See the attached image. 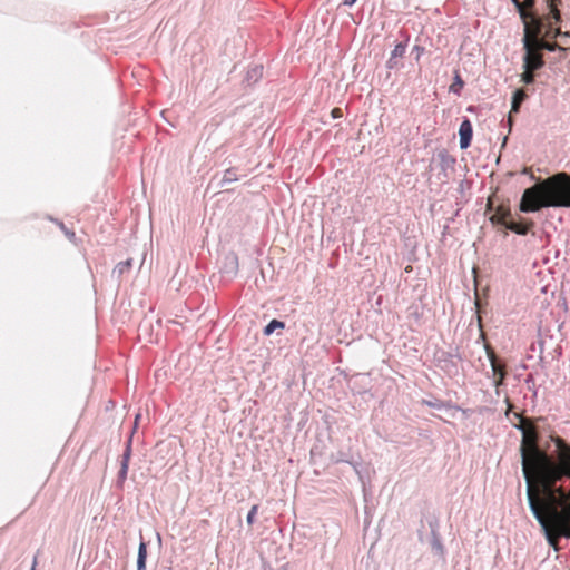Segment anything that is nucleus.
I'll return each mask as SVG.
<instances>
[{
	"instance_id": "f8f14e48",
	"label": "nucleus",
	"mask_w": 570,
	"mask_h": 570,
	"mask_svg": "<svg viewBox=\"0 0 570 570\" xmlns=\"http://www.w3.org/2000/svg\"><path fill=\"white\" fill-rule=\"evenodd\" d=\"M547 7L550 10L549 18H552L554 22H559L561 20V14L558 9V4L560 3V0H546Z\"/></svg>"
},
{
	"instance_id": "7ed1b4c3",
	"label": "nucleus",
	"mask_w": 570,
	"mask_h": 570,
	"mask_svg": "<svg viewBox=\"0 0 570 570\" xmlns=\"http://www.w3.org/2000/svg\"><path fill=\"white\" fill-rule=\"evenodd\" d=\"M534 6L535 0H518V4H514L523 22V29L527 27L529 30L543 29V19L534 12Z\"/></svg>"
},
{
	"instance_id": "9d476101",
	"label": "nucleus",
	"mask_w": 570,
	"mask_h": 570,
	"mask_svg": "<svg viewBox=\"0 0 570 570\" xmlns=\"http://www.w3.org/2000/svg\"><path fill=\"white\" fill-rule=\"evenodd\" d=\"M539 50H548V51H554L556 49H564L563 46L557 43V42H551L550 40H547L544 38H540V36H538V43H537Z\"/></svg>"
},
{
	"instance_id": "ddd939ff",
	"label": "nucleus",
	"mask_w": 570,
	"mask_h": 570,
	"mask_svg": "<svg viewBox=\"0 0 570 570\" xmlns=\"http://www.w3.org/2000/svg\"><path fill=\"white\" fill-rule=\"evenodd\" d=\"M405 50H406V43H403V42H400L394 47V49L391 53V58L387 61V67L390 69L394 68V59L396 57H402L405 53Z\"/></svg>"
},
{
	"instance_id": "cd10ccee",
	"label": "nucleus",
	"mask_w": 570,
	"mask_h": 570,
	"mask_svg": "<svg viewBox=\"0 0 570 570\" xmlns=\"http://www.w3.org/2000/svg\"><path fill=\"white\" fill-rule=\"evenodd\" d=\"M513 4H518V0H511Z\"/></svg>"
},
{
	"instance_id": "423d86ee",
	"label": "nucleus",
	"mask_w": 570,
	"mask_h": 570,
	"mask_svg": "<svg viewBox=\"0 0 570 570\" xmlns=\"http://www.w3.org/2000/svg\"><path fill=\"white\" fill-rule=\"evenodd\" d=\"M472 134H473V129H472V125H471L470 120H468V119L463 120L461 122L460 129H459L460 147L462 149H465L470 146L471 140H472Z\"/></svg>"
},
{
	"instance_id": "a878e982",
	"label": "nucleus",
	"mask_w": 570,
	"mask_h": 570,
	"mask_svg": "<svg viewBox=\"0 0 570 570\" xmlns=\"http://www.w3.org/2000/svg\"><path fill=\"white\" fill-rule=\"evenodd\" d=\"M67 235H68V237H69L70 239H72V238L75 237V233H73V232H72V233H67Z\"/></svg>"
},
{
	"instance_id": "5701e85b",
	"label": "nucleus",
	"mask_w": 570,
	"mask_h": 570,
	"mask_svg": "<svg viewBox=\"0 0 570 570\" xmlns=\"http://www.w3.org/2000/svg\"><path fill=\"white\" fill-rule=\"evenodd\" d=\"M331 115L333 118H341L343 117V111L341 108L336 107L332 110Z\"/></svg>"
},
{
	"instance_id": "f257e3e1",
	"label": "nucleus",
	"mask_w": 570,
	"mask_h": 570,
	"mask_svg": "<svg viewBox=\"0 0 570 570\" xmlns=\"http://www.w3.org/2000/svg\"><path fill=\"white\" fill-rule=\"evenodd\" d=\"M543 207H570V176L559 173L523 191L520 210L538 212Z\"/></svg>"
},
{
	"instance_id": "20e7f679",
	"label": "nucleus",
	"mask_w": 570,
	"mask_h": 570,
	"mask_svg": "<svg viewBox=\"0 0 570 570\" xmlns=\"http://www.w3.org/2000/svg\"><path fill=\"white\" fill-rule=\"evenodd\" d=\"M485 350L493 373V382L495 387L498 389L503 384V381L507 376L505 364L500 362L494 350L491 346L487 345Z\"/></svg>"
},
{
	"instance_id": "0eeeda50",
	"label": "nucleus",
	"mask_w": 570,
	"mask_h": 570,
	"mask_svg": "<svg viewBox=\"0 0 570 570\" xmlns=\"http://www.w3.org/2000/svg\"><path fill=\"white\" fill-rule=\"evenodd\" d=\"M533 223L532 222H529V223H515L513 220H511L508 225H507V229H510L512 232H514L515 234H519V235H527L528 232L530 230V228L532 227Z\"/></svg>"
},
{
	"instance_id": "6ab92c4d",
	"label": "nucleus",
	"mask_w": 570,
	"mask_h": 570,
	"mask_svg": "<svg viewBox=\"0 0 570 570\" xmlns=\"http://www.w3.org/2000/svg\"><path fill=\"white\" fill-rule=\"evenodd\" d=\"M537 69H524L523 73H522V81L524 83H532L533 80H534V75L533 72L535 71Z\"/></svg>"
},
{
	"instance_id": "f3484780",
	"label": "nucleus",
	"mask_w": 570,
	"mask_h": 570,
	"mask_svg": "<svg viewBox=\"0 0 570 570\" xmlns=\"http://www.w3.org/2000/svg\"><path fill=\"white\" fill-rule=\"evenodd\" d=\"M237 180V176L234 169H226L223 176V184L233 183Z\"/></svg>"
},
{
	"instance_id": "9b49d317",
	"label": "nucleus",
	"mask_w": 570,
	"mask_h": 570,
	"mask_svg": "<svg viewBox=\"0 0 570 570\" xmlns=\"http://www.w3.org/2000/svg\"><path fill=\"white\" fill-rule=\"evenodd\" d=\"M147 544L141 541L138 549L137 570H146Z\"/></svg>"
},
{
	"instance_id": "f03ea898",
	"label": "nucleus",
	"mask_w": 570,
	"mask_h": 570,
	"mask_svg": "<svg viewBox=\"0 0 570 570\" xmlns=\"http://www.w3.org/2000/svg\"><path fill=\"white\" fill-rule=\"evenodd\" d=\"M542 35V29L529 30L528 27L523 30V48L525 50L523 57L524 69H540L543 66V57L539 50L538 36Z\"/></svg>"
},
{
	"instance_id": "2eb2a0df",
	"label": "nucleus",
	"mask_w": 570,
	"mask_h": 570,
	"mask_svg": "<svg viewBox=\"0 0 570 570\" xmlns=\"http://www.w3.org/2000/svg\"><path fill=\"white\" fill-rule=\"evenodd\" d=\"M284 323L277 320L271 321L264 328L265 335H271L276 328H284Z\"/></svg>"
},
{
	"instance_id": "393cba45",
	"label": "nucleus",
	"mask_w": 570,
	"mask_h": 570,
	"mask_svg": "<svg viewBox=\"0 0 570 570\" xmlns=\"http://www.w3.org/2000/svg\"><path fill=\"white\" fill-rule=\"evenodd\" d=\"M510 114H512V112L510 111ZM508 124H509V127L511 128V127H512V124H513V119H512V116H511V115H509Z\"/></svg>"
},
{
	"instance_id": "dca6fc26",
	"label": "nucleus",
	"mask_w": 570,
	"mask_h": 570,
	"mask_svg": "<svg viewBox=\"0 0 570 570\" xmlns=\"http://www.w3.org/2000/svg\"><path fill=\"white\" fill-rule=\"evenodd\" d=\"M131 259H126L117 264L115 272L118 273V276H121L125 272H128L131 268Z\"/></svg>"
},
{
	"instance_id": "1a4fd4ad",
	"label": "nucleus",
	"mask_w": 570,
	"mask_h": 570,
	"mask_svg": "<svg viewBox=\"0 0 570 570\" xmlns=\"http://www.w3.org/2000/svg\"><path fill=\"white\" fill-rule=\"evenodd\" d=\"M525 98L527 94L523 89L515 90L512 97L511 112H519L520 106Z\"/></svg>"
},
{
	"instance_id": "a211bd4d",
	"label": "nucleus",
	"mask_w": 570,
	"mask_h": 570,
	"mask_svg": "<svg viewBox=\"0 0 570 570\" xmlns=\"http://www.w3.org/2000/svg\"><path fill=\"white\" fill-rule=\"evenodd\" d=\"M463 80L459 75L455 76L454 82L450 86V91L459 94L460 90L463 88Z\"/></svg>"
},
{
	"instance_id": "4be33fe9",
	"label": "nucleus",
	"mask_w": 570,
	"mask_h": 570,
	"mask_svg": "<svg viewBox=\"0 0 570 570\" xmlns=\"http://www.w3.org/2000/svg\"><path fill=\"white\" fill-rule=\"evenodd\" d=\"M263 73V67L257 66L253 68L250 71H248L249 77H261Z\"/></svg>"
},
{
	"instance_id": "6e6552de",
	"label": "nucleus",
	"mask_w": 570,
	"mask_h": 570,
	"mask_svg": "<svg viewBox=\"0 0 570 570\" xmlns=\"http://www.w3.org/2000/svg\"><path fill=\"white\" fill-rule=\"evenodd\" d=\"M557 36H560V37L564 38V40L562 39V43H564V45H569L570 43V40H568L569 35L567 32L562 33L559 28L553 29L551 23H549L548 29L544 31V33H543V36L541 38H544V39L549 40L550 38H556Z\"/></svg>"
},
{
	"instance_id": "b1692460",
	"label": "nucleus",
	"mask_w": 570,
	"mask_h": 570,
	"mask_svg": "<svg viewBox=\"0 0 570 570\" xmlns=\"http://www.w3.org/2000/svg\"><path fill=\"white\" fill-rule=\"evenodd\" d=\"M356 2V0H344V4L346 6H353Z\"/></svg>"
},
{
	"instance_id": "4468645a",
	"label": "nucleus",
	"mask_w": 570,
	"mask_h": 570,
	"mask_svg": "<svg viewBox=\"0 0 570 570\" xmlns=\"http://www.w3.org/2000/svg\"><path fill=\"white\" fill-rule=\"evenodd\" d=\"M129 459H130V443H128L127 449L122 455L121 460V469L119 471V478L126 479L127 472H128V465H129Z\"/></svg>"
},
{
	"instance_id": "412c9836",
	"label": "nucleus",
	"mask_w": 570,
	"mask_h": 570,
	"mask_svg": "<svg viewBox=\"0 0 570 570\" xmlns=\"http://www.w3.org/2000/svg\"><path fill=\"white\" fill-rule=\"evenodd\" d=\"M412 52L415 53V60L419 61L421 56L424 52V48L422 46H414Z\"/></svg>"
},
{
	"instance_id": "aec40b11",
	"label": "nucleus",
	"mask_w": 570,
	"mask_h": 570,
	"mask_svg": "<svg viewBox=\"0 0 570 570\" xmlns=\"http://www.w3.org/2000/svg\"><path fill=\"white\" fill-rule=\"evenodd\" d=\"M257 511H258V505H257V504H255V505H253V507L250 508V510H249V512H248V514H247V519H246V520H247V523H248L249 525H252V524L254 523V521H255V517H256V514H257Z\"/></svg>"
},
{
	"instance_id": "bb28decb",
	"label": "nucleus",
	"mask_w": 570,
	"mask_h": 570,
	"mask_svg": "<svg viewBox=\"0 0 570 570\" xmlns=\"http://www.w3.org/2000/svg\"><path fill=\"white\" fill-rule=\"evenodd\" d=\"M36 564H37V557H35V560H33V564H32V568H31V570H35V568H36Z\"/></svg>"
},
{
	"instance_id": "39448f33",
	"label": "nucleus",
	"mask_w": 570,
	"mask_h": 570,
	"mask_svg": "<svg viewBox=\"0 0 570 570\" xmlns=\"http://www.w3.org/2000/svg\"><path fill=\"white\" fill-rule=\"evenodd\" d=\"M488 210L493 212L490 216V222L493 225H502L507 227V225L512 220L511 210L509 205L507 204H500L495 208H493V203L491 199H489Z\"/></svg>"
}]
</instances>
